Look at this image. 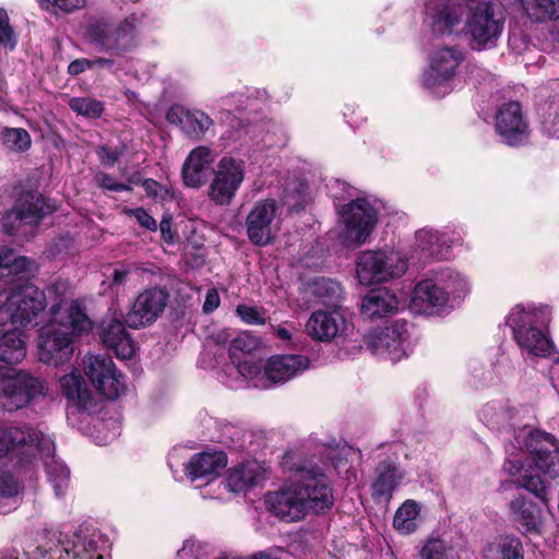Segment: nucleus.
I'll return each instance as SVG.
<instances>
[{"label": "nucleus", "instance_id": "69168bd1", "mask_svg": "<svg viewBox=\"0 0 559 559\" xmlns=\"http://www.w3.org/2000/svg\"><path fill=\"white\" fill-rule=\"evenodd\" d=\"M274 334L277 338L284 342H290L294 338V334L296 333V328L294 323L284 322L273 328Z\"/></svg>", "mask_w": 559, "mask_h": 559}, {"label": "nucleus", "instance_id": "de8ad7c7", "mask_svg": "<svg viewBox=\"0 0 559 559\" xmlns=\"http://www.w3.org/2000/svg\"><path fill=\"white\" fill-rule=\"evenodd\" d=\"M19 490V483L10 474L0 472V513L15 509Z\"/></svg>", "mask_w": 559, "mask_h": 559}, {"label": "nucleus", "instance_id": "09e8293b", "mask_svg": "<svg viewBox=\"0 0 559 559\" xmlns=\"http://www.w3.org/2000/svg\"><path fill=\"white\" fill-rule=\"evenodd\" d=\"M310 292L322 304L329 305L335 304L338 300L342 287L331 278L318 277L310 284Z\"/></svg>", "mask_w": 559, "mask_h": 559}, {"label": "nucleus", "instance_id": "ea45409f", "mask_svg": "<svg viewBox=\"0 0 559 559\" xmlns=\"http://www.w3.org/2000/svg\"><path fill=\"white\" fill-rule=\"evenodd\" d=\"M464 60L465 53L459 46H440L429 53V69L457 70Z\"/></svg>", "mask_w": 559, "mask_h": 559}, {"label": "nucleus", "instance_id": "6e6552de", "mask_svg": "<svg viewBox=\"0 0 559 559\" xmlns=\"http://www.w3.org/2000/svg\"><path fill=\"white\" fill-rule=\"evenodd\" d=\"M48 382L25 370L0 366V406L9 412L36 404L47 396Z\"/></svg>", "mask_w": 559, "mask_h": 559}, {"label": "nucleus", "instance_id": "2eb2a0df", "mask_svg": "<svg viewBox=\"0 0 559 559\" xmlns=\"http://www.w3.org/2000/svg\"><path fill=\"white\" fill-rule=\"evenodd\" d=\"M247 163L230 155L223 156L212 168L207 195L217 205H229L245 181Z\"/></svg>", "mask_w": 559, "mask_h": 559}, {"label": "nucleus", "instance_id": "f8f14e48", "mask_svg": "<svg viewBox=\"0 0 559 559\" xmlns=\"http://www.w3.org/2000/svg\"><path fill=\"white\" fill-rule=\"evenodd\" d=\"M56 209L53 201L37 192H31L2 217L1 225L9 235L28 238L35 234L38 223Z\"/></svg>", "mask_w": 559, "mask_h": 559}, {"label": "nucleus", "instance_id": "1a4fd4ad", "mask_svg": "<svg viewBox=\"0 0 559 559\" xmlns=\"http://www.w3.org/2000/svg\"><path fill=\"white\" fill-rule=\"evenodd\" d=\"M326 468L325 463L321 466L312 460L294 464L293 479L310 513L324 512L334 503L333 489L325 475Z\"/></svg>", "mask_w": 559, "mask_h": 559}, {"label": "nucleus", "instance_id": "3c124183", "mask_svg": "<svg viewBox=\"0 0 559 559\" xmlns=\"http://www.w3.org/2000/svg\"><path fill=\"white\" fill-rule=\"evenodd\" d=\"M210 550L209 544L194 538H188L177 551V557L178 559H206Z\"/></svg>", "mask_w": 559, "mask_h": 559}, {"label": "nucleus", "instance_id": "5fc2aeb1", "mask_svg": "<svg viewBox=\"0 0 559 559\" xmlns=\"http://www.w3.org/2000/svg\"><path fill=\"white\" fill-rule=\"evenodd\" d=\"M17 45V38L10 25L8 12L0 8V46L13 50Z\"/></svg>", "mask_w": 559, "mask_h": 559}, {"label": "nucleus", "instance_id": "6e6d98bb", "mask_svg": "<svg viewBox=\"0 0 559 559\" xmlns=\"http://www.w3.org/2000/svg\"><path fill=\"white\" fill-rule=\"evenodd\" d=\"M123 213L134 218L135 222L140 225V227L144 229L156 231L158 228L157 221L143 207H126L123 210Z\"/></svg>", "mask_w": 559, "mask_h": 559}, {"label": "nucleus", "instance_id": "dca6fc26", "mask_svg": "<svg viewBox=\"0 0 559 559\" xmlns=\"http://www.w3.org/2000/svg\"><path fill=\"white\" fill-rule=\"evenodd\" d=\"M365 341L373 355L397 362L409 349L407 324L404 321H395L368 333Z\"/></svg>", "mask_w": 559, "mask_h": 559}, {"label": "nucleus", "instance_id": "7ed1b4c3", "mask_svg": "<svg viewBox=\"0 0 559 559\" xmlns=\"http://www.w3.org/2000/svg\"><path fill=\"white\" fill-rule=\"evenodd\" d=\"M50 316V320L38 330L37 357L47 366L59 367L70 361L74 342L92 332L94 325L75 300L55 302Z\"/></svg>", "mask_w": 559, "mask_h": 559}, {"label": "nucleus", "instance_id": "338daca9", "mask_svg": "<svg viewBox=\"0 0 559 559\" xmlns=\"http://www.w3.org/2000/svg\"><path fill=\"white\" fill-rule=\"evenodd\" d=\"M97 155L102 164L105 166H112L119 158V153L117 151H112L106 146L99 147Z\"/></svg>", "mask_w": 559, "mask_h": 559}, {"label": "nucleus", "instance_id": "ddd939ff", "mask_svg": "<svg viewBox=\"0 0 559 559\" xmlns=\"http://www.w3.org/2000/svg\"><path fill=\"white\" fill-rule=\"evenodd\" d=\"M503 22L502 14L493 2H472L466 19V34L471 36L472 48L481 50L495 46L502 33Z\"/></svg>", "mask_w": 559, "mask_h": 559}, {"label": "nucleus", "instance_id": "423d86ee", "mask_svg": "<svg viewBox=\"0 0 559 559\" xmlns=\"http://www.w3.org/2000/svg\"><path fill=\"white\" fill-rule=\"evenodd\" d=\"M408 269V259L390 247L368 249L357 253L355 275L362 286L389 283L401 278Z\"/></svg>", "mask_w": 559, "mask_h": 559}, {"label": "nucleus", "instance_id": "2f4dec72", "mask_svg": "<svg viewBox=\"0 0 559 559\" xmlns=\"http://www.w3.org/2000/svg\"><path fill=\"white\" fill-rule=\"evenodd\" d=\"M264 469L257 461H247L228 471L226 483L222 488L230 492H246L264 479Z\"/></svg>", "mask_w": 559, "mask_h": 559}, {"label": "nucleus", "instance_id": "4468645a", "mask_svg": "<svg viewBox=\"0 0 559 559\" xmlns=\"http://www.w3.org/2000/svg\"><path fill=\"white\" fill-rule=\"evenodd\" d=\"M52 450V438L37 428L0 426V457L10 454L26 461L36 452L48 455Z\"/></svg>", "mask_w": 559, "mask_h": 559}, {"label": "nucleus", "instance_id": "7c9ffc66", "mask_svg": "<svg viewBox=\"0 0 559 559\" xmlns=\"http://www.w3.org/2000/svg\"><path fill=\"white\" fill-rule=\"evenodd\" d=\"M100 340L103 344L115 352L120 359H130L135 346L121 320L105 319L102 322Z\"/></svg>", "mask_w": 559, "mask_h": 559}, {"label": "nucleus", "instance_id": "864d4df0", "mask_svg": "<svg viewBox=\"0 0 559 559\" xmlns=\"http://www.w3.org/2000/svg\"><path fill=\"white\" fill-rule=\"evenodd\" d=\"M236 110H248L250 112L262 111L267 105L265 92H255V95H237Z\"/></svg>", "mask_w": 559, "mask_h": 559}, {"label": "nucleus", "instance_id": "5701e85b", "mask_svg": "<svg viewBox=\"0 0 559 559\" xmlns=\"http://www.w3.org/2000/svg\"><path fill=\"white\" fill-rule=\"evenodd\" d=\"M96 531L80 528L60 540L59 559H106Z\"/></svg>", "mask_w": 559, "mask_h": 559}, {"label": "nucleus", "instance_id": "052dcab7", "mask_svg": "<svg viewBox=\"0 0 559 559\" xmlns=\"http://www.w3.org/2000/svg\"><path fill=\"white\" fill-rule=\"evenodd\" d=\"M40 4L48 8L50 4L57 7L63 12L70 13L85 5V0H39Z\"/></svg>", "mask_w": 559, "mask_h": 559}, {"label": "nucleus", "instance_id": "0e129e2a", "mask_svg": "<svg viewBox=\"0 0 559 559\" xmlns=\"http://www.w3.org/2000/svg\"><path fill=\"white\" fill-rule=\"evenodd\" d=\"M171 226L173 222L170 215H165L158 225L163 240L169 245H173L176 240V233L173 231Z\"/></svg>", "mask_w": 559, "mask_h": 559}, {"label": "nucleus", "instance_id": "bb28decb", "mask_svg": "<svg viewBox=\"0 0 559 559\" xmlns=\"http://www.w3.org/2000/svg\"><path fill=\"white\" fill-rule=\"evenodd\" d=\"M346 321L337 309L317 310L311 313L305 330L313 340L331 342L345 331Z\"/></svg>", "mask_w": 559, "mask_h": 559}, {"label": "nucleus", "instance_id": "72a5a7b5", "mask_svg": "<svg viewBox=\"0 0 559 559\" xmlns=\"http://www.w3.org/2000/svg\"><path fill=\"white\" fill-rule=\"evenodd\" d=\"M537 116L542 133L559 139V81L551 85L550 94L539 102Z\"/></svg>", "mask_w": 559, "mask_h": 559}, {"label": "nucleus", "instance_id": "c03bdc74", "mask_svg": "<svg viewBox=\"0 0 559 559\" xmlns=\"http://www.w3.org/2000/svg\"><path fill=\"white\" fill-rule=\"evenodd\" d=\"M530 10V16L537 22H555L551 34L559 41V0H534Z\"/></svg>", "mask_w": 559, "mask_h": 559}, {"label": "nucleus", "instance_id": "37998d69", "mask_svg": "<svg viewBox=\"0 0 559 559\" xmlns=\"http://www.w3.org/2000/svg\"><path fill=\"white\" fill-rule=\"evenodd\" d=\"M462 21L459 8L452 4H439L432 14V29L440 35L452 34L453 28Z\"/></svg>", "mask_w": 559, "mask_h": 559}, {"label": "nucleus", "instance_id": "9d476101", "mask_svg": "<svg viewBox=\"0 0 559 559\" xmlns=\"http://www.w3.org/2000/svg\"><path fill=\"white\" fill-rule=\"evenodd\" d=\"M377 203L367 198H356L340 210V238L346 247H360L367 242L378 224Z\"/></svg>", "mask_w": 559, "mask_h": 559}, {"label": "nucleus", "instance_id": "680f3d73", "mask_svg": "<svg viewBox=\"0 0 559 559\" xmlns=\"http://www.w3.org/2000/svg\"><path fill=\"white\" fill-rule=\"evenodd\" d=\"M305 201V186L300 182L297 183L292 192H287L285 195V203L295 210H299Z\"/></svg>", "mask_w": 559, "mask_h": 559}, {"label": "nucleus", "instance_id": "473e14b6", "mask_svg": "<svg viewBox=\"0 0 559 559\" xmlns=\"http://www.w3.org/2000/svg\"><path fill=\"white\" fill-rule=\"evenodd\" d=\"M460 540L447 534H432L418 546V559H461Z\"/></svg>", "mask_w": 559, "mask_h": 559}, {"label": "nucleus", "instance_id": "4be33fe9", "mask_svg": "<svg viewBox=\"0 0 559 559\" xmlns=\"http://www.w3.org/2000/svg\"><path fill=\"white\" fill-rule=\"evenodd\" d=\"M168 295L162 288L145 289L138 295L126 322L132 329L146 326L162 314L167 305Z\"/></svg>", "mask_w": 559, "mask_h": 559}, {"label": "nucleus", "instance_id": "f257e3e1", "mask_svg": "<svg viewBox=\"0 0 559 559\" xmlns=\"http://www.w3.org/2000/svg\"><path fill=\"white\" fill-rule=\"evenodd\" d=\"M503 472L512 484L543 502L548 481L559 479V439L545 430L523 426L504 445Z\"/></svg>", "mask_w": 559, "mask_h": 559}, {"label": "nucleus", "instance_id": "412c9836", "mask_svg": "<svg viewBox=\"0 0 559 559\" xmlns=\"http://www.w3.org/2000/svg\"><path fill=\"white\" fill-rule=\"evenodd\" d=\"M276 214L274 200L266 199L254 203L246 218L247 235L253 245L265 246L271 242L276 229Z\"/></svg>", "mask_w": 559, "mask_h": 559}, {"label": "nucleus", "instance_id": "c85d7f7f", "mask_svg": "<svg viewBox=\"0 0 559 559\" xmlns=\"http://www.w3.org/2000/svg\"><path fill=\"white\" fill-rule=\"evenodd\" d=\"M169 123L177 124L181 131L191 139H200L213 124V120L205 112L174 105L166 114Z\"/></svg>", "mask_w": 559, "mask_h": 559}, {"label": "nucleus", "instance_id": "393cba45", "mask_svg": "<svg viewBox=\"0 0 559 559\" xmlns=\"http://www.w3.org/2000/svg\"><path fill=\"white\" fill-rule=\"evenodd\" d=\"M461 242V236L454 231L450 235L448 231L424 227L415 234L414 249L424 259L443 260L448 258L450 249Z\"/></svg>", "mask_w": 559, "mask_h": 559}, {"label": "nucleus", "instance_id": "603ef678", "mask_svg": "<svg viewBox=\"0 0 559 559\" xmlns=\"http://www.w3.org/2000/svg\"><path fill=\"white\" fill-rule=\"evenodd\" d=\"M95 441L98 444H107L114 441L120 433V425L117 420L110 419L107 421L97 420L94 424Z\"/></svg>", "mask_w": 559, "mask_h": 559}, {"label": "nucleus", "instance_id": "79ce46f5", "mask_svg": "<svg viewBox=\"0 0 559 559\" xmlns=\"http://www.w3.org/2000/svg\"><path fill=\"white\" fill-rule=\"evenodd\" d=\"M34 262L23 255H16L5 246H0V282L11 275H20L31 272Z\"/></svg>", "mask_w": 559, "mask_h": 559}, {"label": "nucleus", "instance_id": "4c0bfd02", "mask_svg": "<svg viewBox=\"0 0 559 559\" xmlns=\"http://www.w3.org/2000/svg\"><path fill=\"white\" fill-rule=\"evenodd\" d=\"M477 416L489 428L500 429L510 424L513 409L506 401H491L478 409Z\"/></svg>", "mask_w": 559, "mask_h": 559}, {"label": "nucleus", "instance_id": "a19ab883", "mask_svg": "<svg viewBox=\"0 0 559 559\" xmlns=\"http://www.w3.org/2000/svg\"><path fill=\"white\" fill-rule=\"evenodd\" d=\"M460 72H424L423 86L433 96L442 97L453 91L457 83Z\"/></svg>", "mask_w": 559, "mask_h": 559}, {"label": "nucleus", "instance_id": "f704fd0d", "mask_svg": "<svg viewBox=\"0 0 559 559\" xmlns=\"http://www.w3.org/2000/svg\"><path fill=\"white\" fill-rule=\"evenodd\" d=\"M376 473L377 478L372 484V495L374 497L391 498L405 477L404 471L391 461L381 462Z\"/></svg>", "mask_w": 559, "mask_h": 559}, {"label": "nucleus", "instance_id": "58836bf2", "mask_svg": "<svg viewBox=\"0 0 559 559\" xmlns=\"http://www.w3.org/2000/svg\"><path fill=\"white\" fill-rule=\"evenodd\" d=\"M421 504L413 499L405 500L395 511L393 527L402 535H409L419 526Z\"/></svg>", "mask_w": 559, "mask_h": 559}, {"label": "nucleus", "instance_id": "774afa93", "mask_svg": "<svg viewBox=\"0 0 559 559\" xmlns=\"http://www.w3.org/2000/svg\"><path fill=\"white\" fill-rule=\"evenodd\" d=\"M219 296L216 289H209L206 292L205 301L203 305V311L210 313L218 308L219 306Z\"/></svg>", "mask_w": 559, "mask_h": 559}, {"label": "nucleus", "instance_id": "20e7f679", "mask_svg": "<svg viewBox=\"0 0 559 559\" xmlns=\"http://www.w3.org/2000/svg\"><path fill=\"white\" fill-rule=\"evenodd\" d=\"M471 292L472 283L466 274L452 267H438L415 284L409 307L417 313L441 316L460 306Z\"/></svg>", "mask_w": 559, "mask_h": 559}, {"label": "nucleus", "instance_id": "bf43d9fd", "mask_svg": "<svg viewBox=\"0 0 559 559\" xmlns=\"http://www.w3.org/2000/svg\"><path fill=\"white\" fill-rule=\"evenodd\" d=\"M94 67L99 68H110L112 67V60L105 59V58H96V59H76L72 61L68 66V70L74 71V70H88Z\"/></svg>", "mask_w": 559, "mask_h": 559}, {"label": "nucleus", "instance_id": "49530a36", "mask_svg": "<svg viewBox=\"0 0 559 559\" xmlns=\"http://www.w3.org/2000/svg\"><path fill=\"white\" fill-rule=\"evenodd\" d=\"M259 346V341L254 336L248 333H240L237 335L230 344L229 353L233 364L238 368L239 362H242L247 359L257 360L253 356L250 355L252 350H254Z\"/></svg>", "mask_w": 559, "mask_h": 559}, {"label": "nucleus", "instance_id": "e2e57ef3", "mask_svg": "<svg viewBox=\"0 0 559 559\" xmlns=\"http://www.w3.org/2000/svg\"><path fill=\"white\" fill-rule=\"evenodd\" d=\"M96 182L99 187L108 189L110 191H128L130 187L128 185L117 182L110 175L99 174L96 176Z\"/></svg>", "mask_w": 559, "mask_h": 559}, {"label": "nucleus", "instance_id": "aec40b11", "mask_svg": "<svg viewBox=\"0 0 559 559\" xmlns=\"http://www.w3.org/2000/svg\"><path fill=\"white\" fill-rule=\"evenodd\" d=\"M264 502L271 513L288 523L300 521L310 513L293 478L280 490L269 492Z\"/></svg>", "mask_w": 559, "mask_h": 559}, {"label": "nucleus", "instance_id": "f03ea898", "mask_svg": "<svg viewBox=\"0 0 559 559\" xmlns=\"http://www.w3.org/2000/svg\"><path fill=\"white\" fill-rule=\"evenodd\" d=\"M46 295L33 284L0 289V361L19 364L26 356L24 329L38 324Z\"/></svg>", "mask_w": 559, "mask_h": 559}, {"label": "nucleus", "instance_id": "a18cd8bd", "mask_svg": "<svg viewBox=\"0 0 559 559\" xmlns=\"http://www.w3.org/2000/svg\"><path fill=\"white\" fill-rule=\"evenodd\" d=\"M2 145L10 152L24 153L32 145L29 133L23 128L4 127L0 131Z\"/></svg>", "mask_w": 559, "mask_h": 559}, {"label": "nucleus", "instance_id": "a211bd4d", "mask_svg": "<svg viewBox=\"0 0 559 559\" xmlns=\"http://www.w3.org/2000/svg\"><path fill=\"white\" fill-rule=\"evenodd\" d=\"M86 36L99 49L120 55L134 46L135 26L130 19L118 26L100 20L87 26Z\"/></svg>", "mask_w": 559, "mask_h": 559}, {"label": "nucleus", "instance_id": "0eeeda50", "mask_svg": "<svg viewBox=\"0 0 559 559\" xmlns=\"http://www.w3.org/2000/svg\"><path fill=\"white\" fill-rule=\"evenodd\" d=\"M310 360L304 355H274L266 362L247 359L238 365V372L254 388L269 389L283 384L309 369Z\"/></svg>", "mask_w": 559, "mask_h": 559}, {"label": "nucleus", "instance_id": "9b49d317", "mask_svg": "<svg viewBox=\"0 0 559 559\" xmlns=\"http://www.w3.org/2000/svg\"><path fill=\"white\" fill-rule=\"evenodd\" d=\"M492 126L500 142L509 147H523L531 143L533 130L530 118L519 100L497 104Z\"/></svg>", "mask_w": 559, "mask_h": 559}, {"label": "nucleus", "instance_id": "b1692460", "mask_svg": "<svg viewBox=\"0 0 559 559\" xmlns=\"http://www.w3.org/2000/svg\"><path fill=\"white\" fill-rule=\"evenodd\" d=\"M58 388L69 411L79 413L92 411L94 395L79 369L73 368L59 377Z\"/></svg>", "mask_w": 559, "mask_h": 559}, {"label": "nucleus", "instance_id": "4d7b16f0", "mask_svg": "<svg viewBox=\"0 0 559 559\" xmlns=\"http://www.w3.org/2000/svg\"><path fill=\"white\" fill-rule=\"evenodd\" d=\"M142 187L147 197L158 198L163 201L171 200L174 198V192L170 188L162 186L154 179H145L142 182Z\"/></svg>", "mask_w": 559, "mask_h": 559}, {"label": "nucleus", "instance_id": "6ab92c4d", "mask_svg": "<svg viewBox=\"0 0 559 559\" xmlns=\"http://www.w3.org/2000/svg\"><path fill=\"white\" fill-rule=\"evenodd\" d=\"M83 368L94 388L104 396L117 399L124 392V381L121 374L117 372L110 357L106 355L85 356Z\"/></svg>", "mask_w": 559, "mask_h": 559}, {"label": "nucleus", "instance_id": "8fccbe9b", "mask_svg": "<svg viewBox=\"0 0 559 559\" xmlns=\"http://www.w3.org/2000/svg\"><path fill=\"white\" fill-rule=\"evenodd\" d=\"M69 105L73 111L91 119L99 118L104 111L100 102L88 97L72 98Z\"/></svg>", "mask_w": 559, "mask_h": 559}, {"label": "nucleus", "instance_id": "13d9d810", "mask_svg": "<svg viewBox=\"0 0 559 559\" xmlns=\"http://www.w3.org/2000/svg\"><path fill=\"white\" fill-rule=\"evenodd\" d=\"M236 312L238 317L247 324H264V313L260 312L254 307L240 305L237 307Z\"/></svg>", "mask_w": 559, "mask_h": 559}, {"label": "nucleus", "instance_id": "a878e982", "mask_svg": "<svg viewBox=\"0 0 559 559\" xmlns=\"http://www.w3.org/2000/svg\"><path fill=\"white\" fill-rule=\"evenodd\" d=\"M510 511L522 535H543L546 518L542 508L523 495L510 501Z\"/></svg>", "mask_w": 559, "mask_h": 559}, {"label": "nucleus", "instance_id": "39448f33", "mask_svg": "<svg viewBox=\"0 0 559 559\" xmlns=\"http://www.w3.org/2000/svg\"><path fill=\"white\" fill-rule=\"evenodd\" d=\"M551 309L546 305H516L506 318L513 340L527 357L550 358L555 355V345L547 334Z\"/></svg>", "mask_w": 559, "mask_h": 559}, {"label": "nucleus", "instance_id": "c9c22d12", "mask_svg": "<svg viewBox=\"0 0 559 559\" xmlns=\"http://www.w3.org/2000/svg\"><path fill=\"white\" fill-rule=\"evenodd\" d=\"M37 457H39L45 465L47 477L53 487L55 495L57 497H62L69 486V468L63 464V462L55 457V449L48 455H41L40 453L36 452L34 456L26 459L25 462H32Z\"/></svg>", "mask_w": 559, "mask_h": 559}, {"label": "nucleus", "instance_id": "e433bc0d", "mask_svg": "<svg viewBox=\"0 0 559 559\" xmlns=\"http://www.w3.org/2000/svg\"><path fill=\"white\" fill-rule=\"evenodd\" d=\"M483 559H524L523 545L515 536H502L483 549Z\"/></svg>", "mask_w": 559, "mask_h": 559}, {"label": "nucleus", "instance_id": "c756f323", "mask_svg": "<svg viewBox=\"0 0 559 559\" xmlns=\"http://www.w3.org/2000/svg\"><path fill=\"white\" fill-rule=\"evenodd\" d=\"M400 300L397 296L386 287L370 289L362 298L360 312L365 319L377 320L397 312Z\"/></svg>", "mask_w": 559, "mask_h": 559}, {"label": "nucleus", "instance_id": "cd10ccee", "mask_svg": "<svg viewBox=\"0 0 559 559\" xmlns=\"http://www.w3.org/2000/svg\"><path fill=\"white\" fill-rule=\"evenodd\" d=\"M216 154L207 146L193 148L182 166V179L190 188L201 187L207 179L209 171L213 168Z\"/></svg>", "mask_w": 559, "mask_h": 559}, {"label": "nucleus", "instance_id": "f3484780", "mask_svg": "<svg viewBox=\"0 0 559 559\" xmlns=\"http://www.w3.org/2000/svg\"><path fill=\"white\" fill-rule=\"evenodd\" d=\"M227 457L223 451L202 452L194 454L186 465V474L191 481L205 480L203 498L223 499V483L216 481L219 473L226 467Z\"/></svg>", "mask_w": 559, "mask_h": 559}]
</instances>
